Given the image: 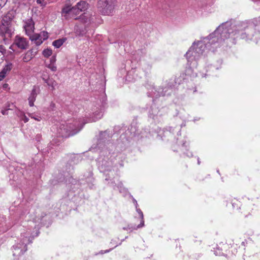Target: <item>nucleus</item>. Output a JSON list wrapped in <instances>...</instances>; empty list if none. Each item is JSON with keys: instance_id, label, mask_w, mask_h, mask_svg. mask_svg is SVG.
I'll return each mask as SVG.
<instances>
[{"instance_id": "f257e3e1", "label": "nucleus", "mask_w": 260, "mask_h": 260, "mask_svg": "<svg viewBox=\"0 0 260 260\" xmlns=\"http://www.w3.org/2000/svg\"><path fill=\"white\" fill-rule=\"evenodd\" d=\"M185 124L182 123L181 126L175 127L169 126L165 129L157 128L154 131L145 129L140 133L136 126L131 125L130 128L123 127L119 130L120 139L116 145L110 142V139L116 134H113L110 130H106L100 133L96 146L93 147V145L90 151L97 152L99 154L96 159L98 169L105 175L107 184L115 190L118 189L119 192L125 194L127 189L119 181L117 172L119 167L123 166V162L126 155L123 151L125 150L130 140L136 137L140 136L142 138L154 136L156 134L157 138L165 141L166 137L172 138L175 131L177 136L180 135L181 128Z\"/></svg>"}, {"instance_id": "f03ea898", "label": "nucleus", "mask_w": 260, "mask_h": 260, "mask_svg": "<svg viewBox=\"0 0 260 260\" xmlns=\"http://www.w3.org/2000/svg\"><path fill=\"white\" fill-rule=\"evenodd\" d=\"M260 16L250 20L236 21L231 20L223 22L206 37L194 41L185 54L187 60L185 74L191 78L198 76L197 69L199 64L205 61V57L209 50L214 51L224 43L230 42L235 43V39L252 41L257 43L260 39ZM222 61L219 60L216 64L208 66L206 72L200 73L202 78L210 75L211 72L221 68Z\"/></svg>"}, {"instance_id": "7ed1b4c3", "label": "nucleus", "mask_w": 260, "mask_h": 260, "mask_svg": "<svg viewBox=\"0 0 260 260\" xmlns=\"http://www.w3.org/2000/svg\"><path fill=\"white\" fill-rule=\"evenodd\" d=\"M147 92L148 96L153 99L151 105H148L146 107L149 118L152 119L154 122H158L162 120V117L167 113V109L162 107L159 109L156 106V99L162 96H169L172 94L174 90V86L173 81H169L161 88H156L154 86H151Z\"/></svg>"}, {"instance_id": "20e7f679", "label": "nucleus", "mask_w": 260, "mask_h": 260, "mask_svg": "<svg viewBox=\"0 0 260 260\" xmlns=\"http://www.w3.org/2000/svg\"><path fill=\"white\" fill-rule=\"evenodd\" d=\"M45 215L42 214L41 218L36 217L33 221H29V226L31 228L34 226L35 231L31 232V229H29L26 233L21 234L18 242L13 246L12 251L14 256H19L23 254L27 250V245L32 242L35 237L39 235L40 227L45 224L43 219Z\"/></svg>"}, {"instance_id": "39448f33", "label": "nucleus", "mask_w": 260, "mask_h": 260, "mask_svg": "<svg viewBox=\"0 0 260 260\" xmlns=\"http://www.w3.org/2000/svg\"><path fill=\"white\" fill-rule=\"evenodd\" d=\"M106 101V94L103 92L96 101L91 104L87 112L90 116L89 121H95L102 117L107 104Z\"/></svg>"}, {"instance_id": "423d86ee", "label": "nucleus", "mask_w": 260, "mask_h": 260, "mask_svg": "<svg viewBox=\"0 0 260 260\" xmlns=\"http://www.w3.org/2000/svg\"><path fill=\"white\" fill-rule=\"evenodd\" d=\"M85 122L81 120H74L73 122L66 123V124L62 123L57 133L59 137L67 138L74 136L78 133L83 128Z\"/></svg>"}, {"instance_id": "0eeeda50", "label": "nucleus", "mask_w": 260, "mask_h": 260, "mask_svg": "<svg viewBox=\"0 0 260 260\" xmlns=\"http://www.w3.org/2000/svg\"><path fill=\"white\" fill-rule=\"evenodd\" d=\"M12 18L7 14L1 20L0 24V35L4 38L7 35L9 37H11L12 31L10 28L11 25Z\"/></svg>"}, {"instance_id": "6e6552de", "label": "nucleus", "mask_w": 260, "mask_h": 260, "mask_svg": "<svg viewBox=\"0 0 260 260\" xmlns=\"http://www.w3.org/2000/svg\"><path fill=\"white\" fill-rule=\"evenodd\" d=\"M14 41L16 47L21 50H26L29 46L28 40L23 37L17 35L15 36Z\"/></svg>"}, {"instance_id": "1a4fd4ad", "label": "nucleus", "mask_w": 260, "mask_h": 260, "mask_svg": "<svg viewBox=\"0 0 260 260\" xmlns=\"http://www.w3.org/2000/svg\"><path fill=\"white\" fill-rule=\"evenodd\" d=\"M178 146L179 147L180 150L183 152L184 155L186 156L191 158L194 156L193 152L188 149L189 143L186 140H183L179 142H177Z\"/></svg>"}, {"instance_id": "9d476101", "label": "nucleus", "mask_w": 260, "mask_h": 260, "mask_svg": "<svg viewBox=\"0 0 260 260\" xmlns=\"http://www.w3.org/2000/svg\"><path fill=\"white\" fill-rule=\"evenodd\" d=\"M75 11H76V9H71L70 6H66L62 9L61 16L66 20H69L70 19L77 20L78 18L75 17V15H74Z\"/></svg>"}, {"instance_id": "9b49d317", "label": "nucleus", "mask_w": 260, "mask_h": 260, "mask_svg": "<svg viewBox=\"0 0 260 260\" xmlns=\"http://www.w3.org/2000/svg\"><path fill=\"white\" fill-rule=\"evenodd\" d=\"M40 88L38 86H34L30 95L28 98V104L30 107L34 106V102L38 94L40 92Z\"/></svg>"}, {"instance_id": "f8f14e48", "label": "nucleus", "mask_w": 260, "mask_h": 260, "mask_svg": "<svg viewBox=\"0 0 260 260\" xmlns=\"http://www.w3.org/2000/svg\"><path fill=\"white\" fill-rule=\"evenodd\" d=\"M60 149L59 144L57 142V139H54L51 141L50 144L45 149L44 152L48 154L50 153V155H53L54 152L59 151Z\"/></svg>"}, {"instance_id": "ddd939ff", "label": "nucleus", "mask_w": 260, "mask_h": 260, "mask_svg": "<svg viewBox=\"0 0 260 260\" xmlns=\"http://www.w3.org/2000/svg\"><path fill=\"white\" fill-rule=\"evenodd\" d=\"M114 6L112 4V0H105L104 2L102 13H103L104 15H109L112 14Z\"/></svg>"}, {"instance_id": "4468645a", "label": "nucleus", "mask_w": 260, "mask_h": 260, "mask_svg": "<svg viewBox=\"0 0 260 260\" xmlns=\"http://www.w3.org/2000/svg\"><path fill=\"white\" fill-rule=\"evenodd\" d=\"M35 24L31 19H28L24 26V28L25 30L26 34L30 37V36L34 35L33 32L35 29Z\"/></svg>"}, {"instance_id": "2eb2a0df", "label": "nucleus", "mask_w": 260, "mask_h": 260, "mask_svg": "<svg viewBox=\"0 0 260 260\" xmlns=\"http://www.w3.org/2000/svg\"><path fill=\"white\" fill-rule=\"evenodd\" d=\"M139 70L136 69H132L127 72L126 80L129 82L135 81L138 78L137 73Z\"/></svg>"}, {"instance_id": "dca6fc26", "label": "nucleus", "mask_w": 260, "mask_h": 260, "mask_svg": "<svg viewBox=\"0 0 260 260\" xmlns=\"http://www.w3.org/2000/svg\"><path fill=\"white\" fill-rule=\"evenodd\" d=\"M29 39L32 42H34L37 46L40 45L44 41L41 37V35L38 34H34L32 36H30Z\"/></svg>"}, {"instance_id": "f3484780", "label": "nucleus", "mask_w": 260, "mask_h": 260, "mask_svg": "<svg viewBox=\"0 0 260 260\" xmlns=\"http://www.w3.org/2000/svg\"><path fill=\"white\" fill-rule=\"evenodd\" d=\"M81 181H82V182L84 181L82 179H81L80 181L76 180V179H74L72 176L68 178V180H66L67 182H69V184H71V188H72V190H74L76 188V185L79 186V183L84 184V182H80Z\"/></svg>"}, {"instance_id": "a211bd4d", "label": "nucleus", "mask_w": 260, "mask_h": 260, "mask_svg": "<svg viewBox=\"0 0 260 260\" xmlns=\"http://www.w3.org/2000/svg\"><path fill=\"white\" fill-rule=\"evenodd\" d=\"M44 82L47 84L48 88L51 90H54L57 85L56 81L53 78H49Z\"/></svg>"}, {"instance_id": "6ab92c4d", "label": "nucleus", "mask_w": 260, "mask_h": 260, "mask_svg": "<svg viewBox=\"0 0 260 260\" xmlns=\"http://www.w3.org/2000/svg\"><path fill=\"white\" fill-rule=\"evenodd\" d=\"M80 12H84L88 7V4L85 1H81L78 2L75 6Z\"/></svg>"}, {"instance_id": "aec40b11", "label": "nucleus", "mask_w": 260, "mask_h": 260, "mask_svg": "<svg viewBox=\"0 0 260 260\" xmlns=\"http://www.w3.org/2000/svg\"><path fill=\"white\" fill-rule=\"evenodd\" d=\"M145 226L144 221H140V223L138 225L133 224L128 225V228L129 232H132L134 230H137L138 229L142 228Z\"/></svg>"}, {"instance_id": "412c9836", "label": "nucleus", "mask_w": 260, "mask_h": 260, "mask_svg": "<svg viewBox=\"0 0 260 260\" xmlns=\"http://www.w3.org/2000/svg\"><path fill=\"white\" fill-rule=\"evenodd\" d=\"M124 240L123 239L122 240H121V241L120 243H118V242L116 241V240L112 239L110 242V244L114 245V247L112 248H110L108 250H101V251H100V252L99 253L100 254H104V253H108V252L111 251L112 250V249H113L114 248L116 247L118 245H120L121 244L122 242H123Z\"/></svg>"}, {"instance_id": "4be33fe9", "label": "nucleus", "mask_w": 260, "mask_h": 260, "mask_svg": "<svg viewBox=\"0 0 260 260\" xmlns=\"http://www.w3.org/2000/svg\"><path fill=\"white\" fill-rule=\"evenodd\" d=\"M67 41L66 38H62L54 41L52 43L53 46L56 48H59Z\"/></svg>"}, {"instance_id": "5701e85b", "label": "nucleus", "mask_w": 260, "mask_h": 260, "mask_svg": "<svg viewBox=\"0 0 260 260\" xmlns=\"http://www.w3.org/2000/svg\"><path fill=\"white\" fill-rule=\"evenodd\" d=\"M93 181V178L92 176V174L90 173L88 175V176L86 178L85 182H87V186L90 188H92L93 186V184H92V182Z\"/></svg>"}, {"instance_id": "b1692460", "label": "nucleus", "mask_w": 260, "mask_h": 260, "mask_svg": "<svg viewBox=\"0 0 260 260\" xmlns=\"http://www.w3.org/2000/svg\"><path fill=\"white\" fill-rule=\"evenodd\" d=\"M29 52H25L22 55V61L24 62H27L30 61L34 57L30 54Z\"/></svg>"}, {"instance_id": "393cba45", "label": "nucleus", "mask_w": 260, "mask_h": 260, "mask_svg": "<svg viewBox=\"0 0 260 260\" xmlns=\"http://www.w3.org/2000/svg\"><path fill=\"white\" fill-rule=\"evenodd\" d=\"M12 66L13 64L11 62L8 63L4 67L2 71L7 74V73L9 72L12 70Z\"/></svg>"}, {"instance_id": "a878e982", "label": "nucleus", "mask_w": 260, "mask_h": 260, "mask_svg": "<svg viewBox=\"0 0 260 260\" xmlns=\"http://www.w3.org/2000/svg\"><path fill=\"white\" fill-rule=\"evenodd\" d=\"M184 109H181L179 111H178L176 113V116H179L183 121H185L187 119V117L184 114Z\"/></svg>"}, {"instance_id": "bb28decb", "label": "nucleus", "mask_w": 260, "mask_h": 260, "mask_svg": "<svg viewBox=\"0 0 260 260\" xmlns=\"http://www.w3.org/2000/svg\"><path fill=\"white\" fill-rule=\"evenodd\" d=\"M52 54V51L50 48H47L43 51L42 54L45 57H49Z\"/></svg>"}, {"instance_id": "cd10ccee", "label": "nucleus", "mask_w": 260, "mask_h": 260, "mask_svg": "<svg viewBox=\"0 0 260 260\" xmlns=\"http://www.w3.org/2000/svg\"><path fill=\"white\" fill-rule=\"evenodd\" d=\"M50 78L48 71L47 70H44L41 73V78L45 81Z\"/></svg>"}, {"instance_id": "c85d7f7f", "label": "nucleus", "mask_w": 260, "mask_h": 260, "mask_svg": "<svg viewBox=\"0 0 260 260\" xmlns=\"http://www.w3.org/2000/svg\"><path fill=\"white\" fill-rule=\"evenodd\" d=\"M46 67L53 72H55L57 70V67L55 64L54 63H49V64H46Z\"/></svg>"}, {"instance_id": "c756f323", "label": "nucleus", "mask_w": 260, "mask_h": 260, "mask_svg": "<svg viewBox=\"0 0 260 260\" xmlns=\"http://www.w3.org/2000/svg\"><path fill=\"white\" fill-rule=\"evenodd\" d=\"M29 116L30 118H33V119H34L38 121H41V120L42 119V118H41V117L40 116L38 115H36V114H35L34 113L29 114Z\"/></svg>"}, {"instance_id": "7c9ffc66", "label": "nucleus", "mask_w": 260, "mask_h": 260, "mask_svg": "<svg viewBox=\"0 0 260 260\" xmlns=\"http://www.w3.org/2000/svg\"><path fill=\"white\" fill-rule=\"evenodd\" d=\"M136 209L137 212L139 214V215L140 216V217L141 219L140 221H142V220L144 221V215H143L142 211L141 210V209L140 208H138V207H137V208H136Z\"/></svg>"}, {"instance_id": "2f4dec72", "label": "nucleus", "mask_w": 260, "mask_h": 260, "mask_svg": "<svg viewBox=\"0 0 260 260\" xmlns=\"http://www.w3.org/2000/svg\"><path fill=\"white\" fill-rule=\"evenodd\" d=\"M214 254L216 255H221L223 253L222 251V249H220L219 247H217L216 249L214 250Z\"/></svg>"}, {"instance_id": "473e14b6", "label": "nucleus", "mask_w": 260, "mask_h": 260, "mask_svg": "<svg viewBox=\"0 0 260 260\" xmlns=\"http://www.w3.org/2000/svg\"><path fill=\"white\" fill-rule=\"evenodd\" d=\"M40 35H41V37H42V38H43L42 39L44 41L47 40L48 38V32L46 31H42Z\"/></svg>"}, {"instance_id": "72a5a7b5", "label": "nucleus", "mask_w": 260, "mask_h": 260, "mask_svg": "<svg viewBox=\"0 0 260 260\" xmlns=\"http://www.w3.org/2000/svg\"><path fill=\"white\" fill-rule=\"evenodd\" d=\"M71 9H76V11H75V12L74 14V15H75V17H77V16L80 15V13L81 12L76 6L71 8Z\"/></svg>"}, {"instance_id": "f704fd0d", "label": "nucleus", "mask_w": 260, "mask_h": 260, "mask_svg": "<svg viewBox=\"0 0 260 260\" xmlns=\"http://www.w3.org/2000/svg\"><path fill=\"white\" fill-rule=\"evenodd\" d=\"M36 2L38 4L41 5V6H42L43 7H45L46 5V3L45 2H44V1L37 0Z\"/></svg>"}, {"instance_id": "c9c22d12", "label": "nucleus", "mask_w": 260, "mask_h": 260, "mask_svg": "<svg viewBox=\"0 0 260 260\" xmlns=\"http://www.w3.org/2000/svg\"><path fill=\"white\" fill-rule=\"evenodd\" d=\"M7 2V0H0V9L4 7Z\"/></svg>"}, {"instance_id": "e433bc0d", "label": "nucleus", "mask_w": 260, "mask_h": 260, "mask_svg": "<svg viewBox=\"0 0 260 260\" xmlns=\"http://www.w3.org/2000/svg\"><path fill=\"white\" fill-rule=\"evenodd\" d=\"M55 107V104L54 103L51 102L50 104V106H49V110L50 111H54Z\"/></svg>"}, {"instance_id": "4c0bfd02", "label": "nucleus", "mask_w": 260, "mask_h": 260, "mask_svg": "<svg viewBox=\"0 0 260 260\" xmlns=\"http://www.w3.org/2000/svg\"><path fill=\"white\" fill-rule=\"evenodd\" d=\"M56 56L55 55H53L52 56L51 58H50V63H54L55 64V62H56Z\"/></svg>"}, {"instance_id": "58836bf2", "label": "nucleus", "mask_w": 260, "mask_h": 260, "mask_svg": "<svg viewBox=\"0 0 260 260\" xmlns=\"http://www.w3.org/2000/svg\"><path fill=\"white\" fill-rule=\"evenodd\" d=\"M27 52H29L30 55H32L33 57H34L36 54L37 51H34V50L33 49H31L27 51Z\"/></svg>"}, {"instance_id": "ea45409f", "label": "nucleus", "mask_w": 260, "mask_h": 260, "mask_svg": "<svg viewBox=\"0 0 260 260\" xmlns=\"http://www.w3.org/2000/svg\"><path fill=\"white\" fill-rule=\"evenodd\" d=\"M6 76V74L1 71L0 72V81H2L5 78Z\"/></svg>"}, {"instance_id": "a19ab883", "label": "nucleus", "mask_w": 260, "mask_h": 260, "mask_svg": "<svg viewBox=\"0 0 260 260\" xmlns=\"http://www.w3.org/2000/svg\"><path fill=\"white\" fill-rule=\"evenodd\" d=\"M35 139L37 141L40 142L41 139V135L40 134L37 135Z\"/></svg>"}, {"instance_id": "79ce46f5", "label": "nucleus", "mask_w": 260, "mask_h": 260, "mask_svg": "<svg viewBox=\"0 0 260 260\" xmlns=\"http://www.w3.org/2000/svg\"><path fill=\"white\" fill-rule=\"evenodd\" d=\"M3 88L5 90H6L7 89H9V84H7V83H5L3 84Z\"/></svg>"}, {"instance_id": "37998d69", "label": "nucleus", "mask_w": 260, "mask_h": 260, "mask_svg": "<svg viewBox=\"0 0 260 260\" xmlns=\"http://www.w3.org/2000/svg\"><path fill=\"white\" fill-rule=\"evenodd\" d=\"M22 120L24 123H26L28 121L29 119L25 115H24V116L22 118Z\"/></svg>"}, {"instance_id": "c03bdc74", "label": "nucleus", "mask_w": 260, "mask_h": 260, "mask_svg": "<svg viewBox=\"0 0 260 260\" xmlns=\"http://www.w3.org/2000/svg\"><path fill=\"white\" fill-rule=\"evenodd\" d=\"M1 112H2V114L4 115H7L8 114V109L3 110H2Z\"/></svg>"}, {"instance_id": "a18cd8bd", "label": "nucleus", "mask_w": 260, "mask_h": 260, "mask_svg": "<svg viewBox=\"0 0 260 260\" xmlns=\"http://www.w3.org/2000/svg\"><path fill=\"white\" fill-rule=\"evenodd\" d=\"M133 203L134 204V205L135 206L136 208H137V207H138V204L137 201L134 198H133Z\"/></svg>"}, {"instance_id": "49530a36", "label": "nucleus", "mask_w": 260, "mask_h": 260, "mask_svg": "<svg viewBox=\"0 0 260 260\" xmlns=\"http://www.w3.org/2000/svg\"><path fill=\"white\" fill-rule=\"evenodd\" d=\"M15 47H16V45H14V41L13 43L10 46L9 48H10V49H11V50L14 51L13 48Z\"/></svg>"}, {"instance_id": "de8ad7c7", "label": "nucleus", "mask_w": 260, "mask_h": 260, "mask_svg": "<svg viewBox=\"0 0 260 260\" xmlns=\"http://www.w3.org/2000/svg\"><path fill=\"white\" fill-rule=\"evenodd\" d=\"M231 203L232 204L233 208H236V203L235 202H233V200L231 201Z\"/></svg>"}, {"instance_id": "09e8293b", "label": "nucleus", "mask_w": 260, "mask_h": 260, "mask_svg": "<svg viewBox=\"0 0 260 260\" xmlns=\"http://www.w3.org/2000/svg\"><path fill=\"white\" fill-rule=\"evenodd\" d=\"M197 161H198V164L199 165H200L201 164V161H200V158L198 156H197Z\"/></svg>"}, {"instance_id": "8fccbe9b", "label": "nucleus", "mask_w": 260, "mask_h": 260, "mask_svg": "<svg viewBox=\"0 0 260 260\" xmlns=\"http://www.w3.org/2000/svg\"><path fill=\"white\" fill-rule=\"evenodd\" d=\"M123 230H126V231H129L128 228V225L126 227H123Z\"/></svg>"}, {"instance_id": "3c124183", "label": "nucleus", "mask_w": 260, "mask_h": 260, "mask_svg": "<svg viewBox=\"0 0 260 260\" xmlns=\"http://www.w3.org/2000/svg\"><path fill=\"white\" fill-rule=\"evenodd\" d=\"M199 119H200V118H194V119H193V121H194V122H195L196 121L198 120H199Z\"/></svg>"}, {"instance_id": "603ef678", "label": "nucleus", "mask_w": 260, "mask_h": 260, "mask_svg": "<svg viewBox=\"0 0 260 260\" xmlns=\"http://www.w3.org/2000/svg\"><path fill=\"white\" fill-rule=\"evenodd\" d=\"M118 127H115L114 128V131H117V129H118Z\"/></svg>"}, {"instance_id": "864d4df0", "label": "nucleus", "mask_w": 260, "mask_h": 260, "mask_svg": "<svg viewBox=\"0 0 260 260\" xmlns=\"http://www.w3.org/2000/svg\"><path fill=\"white\" fill-rule=\"evenodd\" d=\"M242 244L244 246H245V242H242Z\"/></svg>"}, {"instance_id": "5fc2aeb1", "label": "nucleus", "mask_w": 260, "mask_h": 260, "mask_svg": "<svg viewBox=\"0 0 260 260\" xmlns=\"http://www.w3.org/2000/svg\"><path fill=\"white\" fill-rule=\"evenodd\" d=\"M173 151H178V150H176V149H175V148H174V149H173Z\"/></svg>"}, {"instance_id": "6e6d98bb", "label": "nucleus", "mask_w": 260, "mask_h": 260, "mask_svg": "<svg viewBox=\"0 0 260 260\" xmlns=\"http://www.w3.org/2000/svg\"><path fill=\"white\" fill-rule=\"evenodd\" d=\"M225 201L226 202V205L227 206L228 205V200H225Z\"/></svg>"}, {"instance_id": "4d7b16f0", "label": "nucleus", "mask_w": 260, "mask_h": 260, "mask_svg": "<svg viewBox=\"0 0 260 260\" xmlns=\"http://www.w3.org/2000/svg\"><path fill=\"white\" fill-rule=\"evenodd\" d=\"M7 230V229H6V230H4V231H3V232H5V231H6Z\"/></svg>"}, {"instance_id": "13d9d810", "label": "nucleus", "mask_w": 260, "mask_h": 260, "mask_svg": "<svg viewBox=\"0 0 260 260\" xmlns=\"http://www.w3.org/2000/svg\"><path fill=\"white\" fill-rule=\"evenodd\" d=\"M0 48H2V46H0Z\"/></svg>"}]
</instances>
